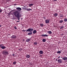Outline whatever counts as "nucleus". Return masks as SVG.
I'll use <instances>...</instances> for the list:
<instances>
[{
  "label": "nucleus",
  "instance_id": "nucleus-47",
  "mask_svg": "<svg viewBox=\"0 0 67 67\" xmlns=\"http://www.w3.org/2000/svg\"><path fill=\"white\" fill-rule=\"evenodd\" d=\"M25 9L26 10V9Z\"/></svg>",
  "mask_w": 67,
  "mask_h": 67
},
{
  "label": "nucleus",
  "instance_id": "nucleus-42",
  "mask_svg": "<svg viewBox=\"0 0 67 67\" xmlns=\"http://www.w3.org/2000/svg\"><path fill=\"white\" fill-rule=\"evenodd\" d=\"M24 8H25V6H24Z\"/></svg>",
  "mask_w": 67,
  "mask_h": 67
},
{
  "label": "nucleus",
  "instance_id": "nucleus-3",
  "mask_svg": "<svg viewBox=\"0 0 67 67\" xmlns=\"http://www.w3.org/2000/svg\"><path fill=\"white\" fill-rule=\"evenodd\" d=\"M0 47L1 48L3 49H4L5 48H6V47L4 46V45L3 44H1L0 45Z\"/></svg>",
  "mask_w": 67,
  "mask_h": 67
},
{
  "label": "nucleus",
  "instance_id": "nucleus-36",
  "mask_svg": "<svg viewBox=\"0 0 67 67\" xmlns=\"http://www.w3.org/2000/svg\"><path fill=\"white\" fill-rule=\"evenodd\" d=\"M16 5V4H14V5Z\"/></svg>",
  "mask_w": 67,
  "mask_h": 67
},
{
  "label": "nucleus",
  "instance_id": "nucleus-40",
  "mask_svg": "<svg viewBox=\"0 0 67 67\" xmlns=\"http://www.w3.org/2000/svg\"><path fill=\"white\" fill-rule=\"evenodd\" d=\"M60 57L59 56V57H58V58H60Z\"/></svg>",
  "mask_w": 67,
  "mask_h": 67
},
{
  "label": "nucleus",
  "instance_id": "nucleus-27",
  "mask_svg": "<svg viewBox=\"0 0 67 67\" xmlns=\"http://www.w3.org/2000/svg\"><path fill=\"white\" fill-rule=\"evenodd\" d=\"M64 26H62V27H61L60 28V29H62L64 28Z\"/></svg>",
  "mask_w": 67,
  "mask_h": 67
},
{
  "label": "nucleus",
  "instance_id": "nucleus-11",
  "mask_svg": "<svg viewBox=\"0 0 67 67\" xmlns=\"http://www.w3.org/2000/svg\"><path fill=\"white\" fill-rule=\"evenodd\" d=\"M36 32H37V31H36V30H34L33 31V34H35V33H36Z\"/></svg>",
  "mask_w": 67,
  "mask_h": 67
},
{
  "label": "nucleus",
  "instance_id": "nucleus-6",
  "mask_svg": "<svg viewBox=\"0 0 67 67\" xmlns=\"http://www.w3.org/2000/svg\"><path fill=\"white\" fill-rule=\"evenodd\" d=\"M41 36H42V37H47V36H48L47 35H42Z\"/></svg>",
  "mask_w": 67,
  "mask_h": 67
},
{
  "label": "nucleus",
  "instance_id": "nucleus-2",
  "mask_svg": "<svg viewBox=\"0 0 67 67\" xmlns=\"http://www.w3.org/2000/svg\"><path fill=\"white\" fill-rule=\"evenodd\" d=\"M2 54L4 55H8L9 54V53L7 51L4 50L2 52Z\"/></svg>",
  "mask_w": 67,
  "mask_h": 67
},
{
  "label": "nucleus",
  "instance_id": "nucleus-34",
  "mask_svg": "<svg viewBox=\"0 0 67 67\" xmlns=\"http://www.w3.org/2000/svg\"><path fill=\"white\" fill-rule=\"evenodd\" d=\"M23 32H25V31H26V30H23Z\"/></svg>",
  "mask_w": 67,
  "mask_h": 67
},
{
  "label": "nucleus",
  "instance_id": "nucleus-9",
  "mask_svg": "<svg viewBox=\"0 0 67 67\" xmlns=\"http://www.w3.org/2000/svg\"><path fill=\"white\" fill-rule=\"evenodd\" d=\"M39 54H43V51L42 50L40 51L39 52Z\"/></svg>",
  "mask_w": 67,
  "mask_h": 67
},
{
  "label": "nucleus",
  "instance_id": "nucleus-15",
  "mask_svg": "<svg viewBox=\"0 0 67 67\" xmlns=\"http://www.w3.org/2000/svg\"><path fill=\"white\" fill-rule=\"evenodd\" d=\"M55 17H56L58 15V14L57 13H55L54 14H53Z\"/></svg>",
  "mask_w": 67,
  "mask_h": 67
},
{
  "label": "nucleus",
  "instance_id": "nucleus-21",
  "mask_svg": "<svg viewBox=\"0 0 67 67\" xmlns=\"http://www.w3.org/2000/svg\"><path fill=\"white\" fill-rule=\"evenodd\" d=\"M42 41L43 42H46V39H42Z\"/></svg>",
  "mask_w": 67,
  "mask_h": 67
},
{
  "label": "nucleus",
  "instance_id": "nucleus-17",
  "mask_svg": "<svg viewBox=\"0 0 67 67\" xmlns=\"http://www.w3.org/2000/svg\"><path fill=\"white\" fill-rule=\"evenodd\" d=\"M30 57V55H29L28 54L26 55V58H29Z\"/></svg>",
  "mask_w": 67,
  "mask_h": 67
},
{
  "label": "nucleus",
  "instance_id": "nucleus-46",
  "mask_svg": "<svg viewBox=\"0 0 67 67\" xmlns=\"http://www.w3.org/2000/svg\"><path fill=\"white\" fill-rule=\"evenodd\" d=\"M59 60H60V59H59Z\"/></svg>",
  "mask_w": 67,
  "mask_h": 67
},
{
  "label": "nucleus",
  "instance_id": "nucleus-45",
  "mask_svg": "<svg viewBox=\"0 0 67 67\" xmlns=\"http://www.w3.org/2000/svg\"><path fill=\"white\" fill-rule=\"evenodd\" d=\"M22 19H23V18H21V19H22Z\"/></svg>",
  "mask_w": 67,
  "mask_h": 67
},
{
  "label": "nucleus",
  "instance_id": "nucleus-33",
  "mask_svg": "<svg viewBox=\"0 0 67 67\" xmlns=\"http://www.w3.org/2000/svg\"><path fill=\"white\" fill-rule=\"evenodd\" d=\"M14 54H12V56H14Z\"/></svg>",
  "mask_w": 67,
  "mask_h": 67
},
{
  "label": "nucleus",
  "instance_id": "nucleus-38",
  "mask_svg": "<svg viewBox=\"0 0 67 67\" xmlns=\"http://www.w3.org/2000/svg\"><path fill=\"white\" fill-rule=\"evenodd\" d=\"M19 21H16L17 22H19Z\"/></svg>",
  "mask_w": 67,
  "mask_h": 67
},
{
  "label": "nucleus",
  "instance_id": "nucleus-8",
  "mask_svg": "<svg viewBox=\"0 0 67 67\" xmlns=\"http://www.w3.org/2000/svg\"><path fill=\"white\" fill-rule=\"evenodd\" d=\"M49 20H48V19H47L45 20V23H49Z\"/></svg>",
  "mask_w": 67,
  "mask_h": 67
},
{
  "label": "nucleus",
  "instance_id": "nucleus-28",
  "mask_svg": "<svg viewBox=\"0 0 67 67\" xmlns=\"http://www.w3.org/2000/svg\"><path fill=\"white\" fill-rule=\"evenodd\" d=\"M2 10L1 9H0V13H1V12H2Z\"/></svg>",
  "mask_w": 67,
  "mask_h": 67
},
{
  "label": "nucleus",
  "instance_id": "nucleus-20",
  "mask_svg": "<svg viewBox=\"0 0 67 67\" xmlns=\"http://www.w3.org/2000/svg\"><path fill=\"white\" fill-rule=\"evenodd\" d=\"M31 34H32V32H29L28 33V35H31Z\"/></svg>",
  "mask_w": 67,
  "mask_h": 67
},
{
  "label": "nucleus",
  "instance_id": "nucleus-39",
  "mask_svg": "<svg viewBox=\"0 0 67 67\" xmlns=\"http://www.w3.org/2000/svg\"><path fill=\"white\" fill-rule=\"evenodd\" d=\"M1 27V25H0V27Z\"/></svg>",
  "mask_w": 67,
  "mask_h": 67
},
{
  "label": "nucleus",
  "instance_id": "nucleus-37",
  "mask_svg": "<svg viewBox=\"0 0 67 67\" xmlns=\"http://www.w3.org/2000/svg\"><path fill=\"white\" fill-rule=\"evenodd\" d=\"M53 1H57V0H53Z\"/></svg>",
  "mask_w": 67,
  "mask_h": 67
},
{
  "label": "nucleus",
  "instance_id": "nucleus-18",
  "mask_svg": "<svg viewBox=\"0 0 67 67\" xmlns=\"http://www.w3.org/2000/svg\"><path fill=\"white\" fill-rule=\"evenodd\" d=\"M64 21H63V20H61L59 21V23H62Z\"/></svg>",
  "mask_w": 67,
  "mask_h": 67
},
{
  "label": "nucleus",
  "instance_id": "nucleus-1",
  "mask_svg": "<svg viewBox=\"0 0 67 67\" xmlns=\"http://www.w3.org/2000/svg\"><path fill=\"white\" fill-rule=\"evenodd\" d=\"M13 14L14 15V16L18 18L19 21H20V18L21 17L22 15L19 12V11L18 10L16 11L13 13Z\"/></svg>",
  "mask_w": 67,
  "mask_h": 67
},
{
  "label": "nucleus",
  "instance_id": "nucleus-14",
  "mask_svg": "<svg viewBox=\"0 0 67 67\" xmlns=\"http://www.w3.org/2000/svg\"><path fill=\"white\" fill-rule=\"evenodd\" d=\"M26 10L27 11H30L32 10V9L31 8H29L27 9Z\"/></svg>",
  "mask_w": 67,
  "mask_h": 67
},
{
  "label": "nucleus",
  "instance_id": "nucleus-16",
  "mask_svg": "<svg viewBox=\"0 0 67 67\" xmlns=\"http://www.w3.org/2000/svg\"><path fill=\"white\" fill-rule=\"evenodd\" d=\"M33 6V4H29V7H31Z\"/></svg>",
  "mask_w": 67,
  "mask_h": 67
},
{
  "label": "nucleus",
  "instance_id": "nucleus-43",
  "mask_svg": "<svg viewBox=\"0 0 67 67\" xmlns=\"http://www.w3.org/2000/svg\"><path fill=\"white\" fill-rule=\"evenodd\" d=\"M57 59H56V61H57Z\"/></svg>",
  "mask_w": 67,
  "mask_h": 67
},
{
  "label": "nucleus",
  "instance_id": "nucleus-12",
  "mask_svg": "<svg viewBox=\"0 0 67 67\" xmlns=\"http://www.w3.org/2000/svg\"><path fill=\"white\" fill-rule=\"evenodd\" d=\"M67 59V58L66 57H64L63 59H62L63 60H66Z\"/></svg>",
  "mask_w": 67,
  "mask_h": 67
},
{
  "label": "nucleus",
  "instance_id": "nucleus-26",
  "mask_svg": "<svg viewBox=\"0 0 67 67\" xmlns=\"http://www.w3.org/2000/svg\"><path fill=\"white\" fill-rule=\"evenodd\" d=\"M60 18H63V16L62 14L60 15Z\"/></svg>",
  "mask_w": 67,
  "mask_h": 67
},
{
  "label": "nucleus",
  "instance_id": "nucleus-10",
  "mask_svg": "<svg viewBox=\"0 0 67 67\" xmlns=\"http://www.w3.org/2000/svg\"><path fill=\"white\" fill-rule=\"evenodd\" d=\"M31 41V38H28L26 40V42H29V41Z\"/></svg>",
  "mask_w": 67,
  "mask_h": 67
},
{
  "label": "nucleus",
  "instance_id": "nucleus-24",
  "mask_svg": "<svg viewBox=\"0 0 67 67\" xmlns=\"http://www.w3.org/2000/svg\"><path fill=\"white\" fill-rule=\"evenodd\" d=\"M64 21L65 22H67V19L66 18H65L64 19Z\"/></svg>",
  "mask_w": 67,
  "mask_h": 67
},
{
  "label": "nucleus",
  "instance_id": "nucleus-4",
  "mask_svg": "<svg viewBox=\"0 0 67 67\" xmlns=\"http://www.w3.org/2000/svg\"><path fill=\"white\" fill-rule=\"evenodd\" d=\"M33 31V29L29 28L27 30H26V31L27 32H31Z\"/></svg>",
  "mask_w": 67,
  "mask_h": 67
},
{
  "label": "nucleus",
  "instance_id": "nucleus-19",
  "mask_svg": "<svg viewBox=\"0 0 67 67\" xmlns=\"http://www.w3.org/2000/svg\"><path fill=\"white\" fill-rule=\"evenodd\" d=\"M40 26L41 27H43L44 26V25L43 24H40Z\"/></svg>",
  "mask_w": 67,
  "mask_h": 67
},
{
  "label": "nucleus",
  "instance_id": "nucleus-25",
  "mask_svg": "<svg viewBox=\"0 0 67 67\" xmlns=\"http://www.w3.org/2000/svg\"><path fill=\"white\" fill-rule=\"evenodd\" d=\"M13 65H15L16 64V61H15L14 62H13Z\"/></svg>",
  "mask_w": 67,
  "mask_h": 67
},
{
  "label": "nucleus",
  "instance_id": "nucleus-30",
  "mask_svg": "<svg viewBox=\"0 0 67 67\" xmlns=\"http://www.w3.org/2000/svg\"><path fill=\"white\" fill-rule=\"evenodd\" d=\"M43 19H44V20H46V18H45V17H43Z\"/></svg>",
  "mask_w": 67,
  "mask_h": 67
},
{
  "label": "nucleus",
  "instance_id": "nucleus-5",
  "mask_svg": "<svg viewBox=\"0 0 67 67\" xmlns=\"http://www.w3.org/2000/svg\"><path fill=\"white\" fill-rule=\"evenodd\" d=\"M11 38L13 39L16 38V36L15 35H13L11 37Z\"/></svg>",
  "mask_w": 67,
  "mask_h": 67
},
{
  "label": "nucleus",
  "instance_id": "nucleus-13",
  "mask_svg": "<svg viewBox=\"0 0 67 67\" xmlns=\"http://www.w3.org/2000/svg\"><path fill=\"white\" fill-rule=\"evenodd\" d=\"M47 33L49 34H51L52 33V32L51 31H48L47 32Z\"/></svg>",
  "mask_w": 67,
  "mask_h": 67
},
{
  "label": "nucleus",
  "instance_id": "nucleus-44",
  "mask_svg": "<svg viewBox=\"0 0 67 67\" xmlns=\"http://www.w3.org/2000/svg\"><path fill=\"white\" fill-rule=\"evenodd\" d=\"M62 58H63V57H61Z\"/></svg>",
  "mask_w": 67,
  "mask_h": 67
},
{
  "label": "nucleus",
  "instance_id": "nucleus-22",
  "mask_svg": "<svg viewBox=\"0 0 67 67\" xmlns=\"http://www.w3.org/2000/svg\"><path fill=\"white\" fill-rule=\"evenodd\" d=\"M34 45H37V43L36 42H34Z\"/></svg>",
  "mask_w": 67,
  "mask_h": 67
},
{
  "label": "nucleus",
  "instance_id": "nucleus-41",
  "mask_svg": "<svg viewBox=\"0 0 67 67\" xmlns=\"http://www.w3.org/2000/svg\"><path fill=\"white\" fill-rule=\"evenodd\" d=\"M23 9H25V8H23Z\"/></svg>",
  "mask_w": 67,
  "mask_h": 67
},
{
  "label": "nucleus",
  "instance_id": "nucleus-7",
  "mask_svg": "<svg viewBox=\"0 0 67 67\" xmlns=\"http://www.w3.org/2000/svg\"><path fill=\"white\" fill-rule=\"evenodd\" d=\"M16 9L17 10H19V11H21V10H22V9L20 7H17L16 8Z\"/></svg>",
  "mask_w": 67,
  "mask_h": 67
},
{
  "label": "nucleus",
  "instance_id": "nucleus-31",
  "mask_svg": "<svg viewBox=\"0 0 67 67\" xmlns=\"http://www.w3.org/2000/svg\"><path fill=\"white\" fill-rule=\"evenodd\" d=\"M40 56H39V57H42V56H43V55H40Z\"/></svg>",
  "mask_w": 67,
  "mask_h": 67
},
{
  "label": "nucleus",
  "instance_id": "nucleus-29",
  "mask_svg": "<svg viewBox=\"0 0 67 67\" xmlns=\"http://www.w3.org/2000/svg\"><path fill=\"white\" fill-rule=\"evenodd\" d=\"M14 28L15 29V30H16V29H17V28H16V26H15L14 27Z\"/></svg>",
  "mask_w": 67,
  "mask_h": 67
},
{
  "label": "nucleus",
  "instance_id": "nucleus-23",
  "mask_svg": "<svg viewBox=\"0 0 67 67\" xmlns=\"http://www.w3.org/2000/svg\"><path fill=\"white\" fill-rule=\"evenodd\" d=\"M57 54H60L61 53V51H58L57 52Z\"/></svg>",
  "mask_w": 67,
  "mask_h": 67
},
{
  "label": "nucleus",
  "instance_id": "nucleus-32",
  "mask_svg": "<svg viewBox=\"0 0 67 67\" xmlns=\"http://www.w3.org/2000/svg\"><path fill=\"white\" fill-rule=\"evenodd\" d=\"M62 61L61 60H60L59 62V63H62Z\"/></svg>",
  "mask_w": 67,
  "mask_h": 67
},
{
  "label": "nucleus",
  "instance_id": "nucleus-35",
  "mask_svg": "<svg viewBox=\"0 0 67 67\" xmlns=\"http://www.w3.org/2000/svg\"><path fill=\"white\" fill-rule=\"evenodd\" d=\"M58 62H59L60 61V60L59 59L58 60Z\"/></svg>",
  "mask_w": 67,
  "mask_h": 67
}]
</instances>
